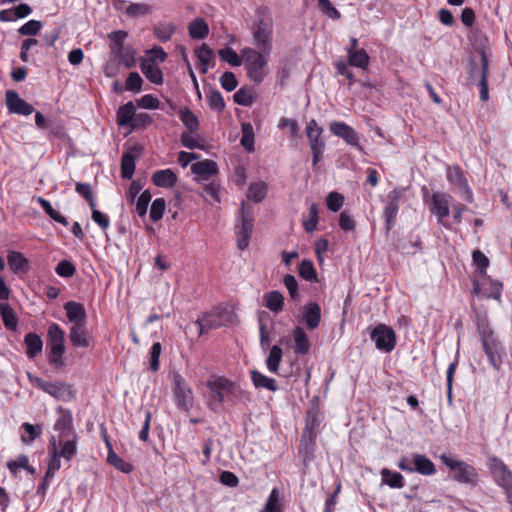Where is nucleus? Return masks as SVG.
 <instances>
[{"instance_id":"nucleus-38","label":"nucleus","mask_w":512,"mask_h":512,"mask_svg":"<svg viewBox=\"0 0 512 512\" xmlns=\"http://www.w3.org/2000/svg\"><path fill=\"white\" fill-rule=\"evenodd\" d=\"M382 484H386L391 488H402L404 487V478L398 472H393L388 468H383L380 471Z\"/></svg>"},{"instance_id":"nucleus-59","label":"nucleus","mask_w":512,"mask_h":512,"mask_svg":"<svg viewBox=\"0 0 512 512\" xmlns=\"http://www.w3.org/2000/svg\"><path fill=\"white\" fill-rule=\"evenodd\" d=\"M344 203V197L342 194L333 191L330 192L326 197V204L329 210L332 212H337L341 209Z\"/></svg>"},{"instance_id":"nucleus-11","label":"nucleus","mask_w":512,"mask_h":512,"mask_svg":"<svg viewBox=\"0 0 512 512\" xmlns=\"http://www.w3.org/2000/svg\"><path fill=\"white\" fill-rule=\"evenodd\" d=\"M371 339L374 341L377 349L384 352H391L396 344V334L394 330L385 325H377L370 334Z\"/></svg>"},{"instance_id":"nucleus-13","label":"nucleus","mask_w":512,"mask_h":512,"mask_svg":"<svg viewBox=\"0 0 512 512\" xmlns=\"http://www.w3.org/2000/svg\"><path fill=\"white\" fill-rule=\"evenodd\" d=\"M488 467L499 486L504 489L512 485V472L500 458L491 457L488 461Z\"/></svg>"},{"instance_id":"nucleus-58","label":"nucleus","mask_w":512,"mask_h":512,"mask_svg":"<svg viewBox=\"0 0 512 512\" xmlns=\"http://www.w3.org/2000/svg\"><path fill=\"white\" fill-rule=\"evenodd\" d=\"M280 504H279V491L278 489H272L264 508L261 512H280Z\"/></svg>"},{"instance_id":"nucleus-55","label":"nucleus","mask_w":512,"mask_h":512,"mask_svg":"<svg viewBox=\"0 0 512 512\" xmlns=\"http://www.w3.org/2000/svg\"><path fill=\"white\" fill-rule=\"evenodd\" d=\"M299 275L307 281H315L317 273L311 261L303 260L299 265Z\"/></svg>"},{"instance_id":"nucleus-21","label":"nucleus","mask_w":512,"mask_h":512,"mask_svg":"<svg viewBox=\"0 0 512 512\" xmlns=\"http://www.w3.org/2000/svg\"><path fill=\"white\" fill-rule=\"evenodd\" d=\"M64 310L72 325L86 324L87 314L83 304L75 301H68L64 305Z\"/></svg>"},{"instance_id":"nucleus-17","label":"nucleus","mask_w":512,"mask_h":512,"mask_svg":"<svg viewBox=\"0 0 512 512\" xmlns=\"http://www.w3.org/2000/svg\"><path fill=\"white\" fill-rule=\"evenodd\" d=\"M46 393L63 402H70L76 397V390L73 386L61 381L50 382Z\"/></svg>"},{"instance_id":"nucleus-34","label":"nucleus","mask_w":512,"mask_h":512,"mask_svg":"<svg viewBox=\"0 0 512 512\" xmlns=\"http://www.w3.org/2000/svg\"><path fill=\"white\" fill-rule=\"evenodd\" d=\"M293 338L295 341V352L299 354H307L310 350V342L304 329L296 327L293 330Z\"/></svg>"},{"instance_id":"nucleus-12","label":"nucleus","mask_w":512,"mask_h":512,"mask_svg":"<svg viewBox=\"0 0 512 512\" xmlns=\"http://www.w3.org/2000/svg\"><path fill=\"white\" fill-rule=\"evenodd\" d=\"M401 196V191L397 189L390 191L389 194L387 195V204L383 211L386 234H389L390 230L395 225L396 216L399 211V201Z\"/></svg>"},{"instance_id":"nucleus-43","label":"nucleus","mask_w":512,"mask_h":512,"mask_svg":"<svg viewBox=\"0 0 512 512\" xmlns=\"http://www.w3.org/2000/svg\"><path fill=\"white\" fill-rule=\"evenodd\" d=\"M109 446V453L107 456V461L109 464L113 465L117 470L123 473H130L133 470V466L120 458L111 448L110 444L107 442Z\"/></svg>"},{"instance_id":"nucleus-33","label":"nucleus","mask_w":512,"mask_h":512,"mask_svg":"<svg viewBox=\"0 0 512 512\" xmlns=\"http://www.w3.org/2000/svg\"><path fill=\"white\" fill-rule=\"evenodd\" d=\"M196 57L199 61V69L201 73H207L209 64L214 58L213 50L210 49L206 44H202L195 51Z\"/></svg>"},{"instance_id":"nucleus-19","label":"nucleus","mask_w":512,"mask_h":512,"mask_svg":"<svg viewBox=\"0 0 512 512\" xmlns=\"http://www.w3.org/2000/svg\"><path fill=\"white\" fill-rule=\"evenodd\" d=\"M57 412L60 413V416L54 424V430L59 432V438L71 437L76 434L71 411L58 407Z\"/></svg>"},{"instance_id":"nucleus-3","label":"nucleus","mask_w":512,"mask_h":512,"mask_svg":"<svg viewBox=\"0 0 512 512\" xmlns=\"http://www.w3.org/2000/svg\"><path fill=\"white\" fill-rule=\"evenodd\" d=\"M48 454L51 471H58L61 468V458L69 462L77 454V435L59 438L58 441L55 436H51L48 443Z\"/></svg>"},{"instance_id":"nucleus-45","label":"nucleus","mask_w":512,"mask_h":512,"mask_svg":"<svg viewBox=\"0 0 512 512\" xmlns=\"http://www.w3.org/2000/svg\"><path fill=\"white\" fill-rule=\"evenodd\" d=\"M135 170V157L131 153H124L121 159V176L131 179Z\"/></svg>"},{"instance_id":"nucleus-5","label":"nucleus","mask_w":512,"mask_h":512,"mask_svg":"<svg viewBox=\"0 0 512 512\" xmlns=\"http://www.w3.org/2000/svg\"><path fill=\"white\" fill-rule=\"evenodd\" d=\"M236 322V315L231 306H217L196 321L200 334L209 329H216Z\"/></svg>"},{"instance_id":"nucleus-9","label":"nucleus","mask_w":512,"mask_h":512,"mask_svg":"<svg viewBox=\"0 0 512 512\" xmlns=\"http://www.w3.org/2000/svg\"><path fill=\"white\" fill-rule=\"evenodd\" d=\"M240 223L236 226L237 246L244 250L249 245V239L253 231V210L246 202H242L239 213Z\"/></svg>"},{"instance_id":"nucleus-47","label":"nucleus","mask_w":512,"mask_h":512,"mask_svg":"<svg viewBox=\"0 0 512 512\" xmlns=\"http://www.w3.org/2000/svg\"><path fill=\"white\" fill-rule=\"evenodd\" d=\"M318 8L329 19L337 21L341 18L340 11L331 3L330 0H317Z\"/></svg>"},{"instance_id":"nucleus-1","label":"nucleus","mask_w":512,"mask_h":512,"mask_svg":"<svg viewBox=\"0 0 512 512\" xmlns=\"http://www.w3.org/2000/svg\"><path fill=\"white\" fill-rule=\"evenodd\" d=\"M251 29L255 48L271 52L273 47V19L266 8L257 9L256 19Z\"/></svg>"},{"instance_id":"nucleus-15","label":"nucleus","mask_w":512,"mask_h":512,"mask_svg":"<svg viewBox=\"0 0 512 512\" xmlns=\"http://www.w3.org/2000/svg\"><path fill=\"white\" fill-rule=\"evenodd\" d=\"M329 129L331 133L335 136L342 138L347 144L351 146H356L360 150L362 147L359 144V137L356 131L344 122L332 121L329 124Z\"/></svg>"},{"instance_id":"nucleus-64","label":"nucleus","mask_w":512,"mask_h":512,"mask_svg":"<svg viewBox=\"0 0 512 512\" xmlns=\"http://www.w3.org/2000/svg\"><path fill=\"white\" fill-rule=\"evenodd\" d=\"M55 272L61 277H72L75 274L76 269L70 261L62 260L56 266Z\"/></svg>"},{"instance_id":"nucleus-31","label":"nucleus","mask_w":512,"mask_h":512,"mask_svg":"<svg viewBox=\"0 0 512 512\" xmlns=\"http://www.w3.org/2000/svg\"><path fill=\"white\" fill-rule=\"evenodd\" d=\"M136 114V109L132 102H127L126 104L119 107L117 111V124L119 126H130L133 125L134 118Z\"/></svg>"},{"instance_id":"nucleus-7","label":"nucleus","mask_w":512,"mask_h":512,"mask_svg":"<svg viewBox=\"0 0 512 512\" xmlns=\"http://www.w3.org/2000/svg\"><path fill=\"white\" fill-rule=\"evenodd\" d=\"M64 336V330L57 323H52L49 325L47 331V344L50 348L48 361L56 368H61L64 365Z\"/></svg>"},{"instance_id":"nucleus-41","label":"nucleus","mask_w":512,"mask_h":512,"mask_svg":"<svg viewBox=\"0 0 512 512\" xmlns=\"http://www.w3.org/2000/svg\"><path fill=\"white\" fill-rule=\"evenodd\" d=\"M283 356L282 348L274 345L266 359V365L270 372L277 373Z\"/></svg>"},{"instance_id":"nucleus-26","label":"nucleus","mask_w":512,"mask_h":512,"mask_svg":"<svg viewBox=\"0 0 512 512\" xmlns=\"http://www.w3.org/2000/svg\"><path fill=\"white\" fill-rule=\"evenodd\" d=\"M153 183L162 188L173 187L177 182V176L171 169L157 170L152 175Z\"/></svg>"},{"instance_id":"nucleus-42","label":"nucleus","mask_w":512,"mask_h":512,"mask_svg":"<svg viewBox=\"0 0 512 512\" xmlns=\"http://www.w3.org/2000/svg\"><path fill=\"white\" fill-rule=\"evenodd\" d=\"M242 129V138L241 145L248 152H252L254 150V131L251 123L243 122L241 124Z\"/></svg>"},{"instance_id":"nucleus-27","label":"nucleus","mask_w":512,"mask_h":512,"mask_svg":"<svg viewBox=\"0 0 512 512\" xmlns=\"http://www.w3.org/2000/svg\"><path fill=\"white\" fill-rule=\"evenodd\" d=\"M7 262L10 269L16 274L28 271L29 262L21 252L10 251L7 256Z\"/></svg>"},{"instance_id":"nucleus-10","label":"nucleus","mask_w":512,"mask_h":512,"mask_svg":"<svg viewBox=\"0 0 512 512\" xmlns=\"http://www.w3.org/2000/svg\"><path fill=\"white\" fill-rule=\"evenodd\" d=\"M173 394L176 406L183 411H189L193 406V394L186 380L177 372L171 374Z\"/></svg>"},{"instance_id":"nucleus-6","label":"nucleus","mask_w":512,"mask_h":512,"mask_svg":"<svg viewBox=\"0 0 512 512\" xmlns=\"http://www.w3.org/2000/svg\"><path fill=\"white\" fill-rule=\"evenodd\" d=\"M469 81L477 84L480 88V99L486 102L489 99L488 74L489 61L484 50L479 53V60L472 59L469 63Z\"/></svg>"},{"instance_id":"nucleus-24","label":"nucleus","mask_w":512,"mask_h":512,"mask_svg":"<svg viewBox=\"0 0 512 512\" xmlns=\"http://www.w3.org/2000/svg\"><path fill=\"white\" fill-rule=\"evenodd\" d=\"M413 472H417L421 475L430 476L436 473V467L434 463L425 455L413 454Z\"/></svg>"},{"instance_id":"nucleus-39","label":"nucleus","mask_w":512,"mask_h":512,"mask_svg":"<svg viewBox=\"0 0 512 512\" xmlns=\"http://www.w3.org/2000/svg\"><path fill=\"white\" fill-rule=\"evenodd\" d=\"M176 31V26L171 22H161L154 26L153 33L161 42L169 41Z\"/></svg>"},{"instance_id":"nucleus-56","label":"nucleus","mask_w":512,"mask_h":512,"mask_svg":"<svg viewBox=\"0 0 512 512\" xmlns=\"http://www.w3.org/2000/svg\"><path fill=\"white\" fill-rule=\"evenodd\" d=\"M166 207V202L163 198H157L152 202L150 208V219L153 222H157L163 217L164 211Z\"/></svg>"},{"instance_id":"nucleus-2","label":"nucleus","mask_w":512,"mask_h":512,"mask_svg":"<svg viewBox=\"0 0 512 512\" xmlns=\"http://www.w3.org/2000/svg\"><path fill=\"white\" fill-rule=\"evenodd\" d=\"M271 52L263 49L245 47L241 50L242 61L247 70V76L255 83H261L267 75V63Z\"/></svg>"},{"instance_id":"nucleus-28","label":"nucleus","mask_w":512,"mask_h":512,"mask_svg":"<svg viewBox=\"0 0 512 512\" xmlns=\"http://www.w3.org/2000/svg\"><path fill=\"white\" fill-rule=\"evenodd\" d=\"M140 68L144 76L154 84H162L163 73L159 66L153 61H141Z\"/></svg>"},{"instance_id":"nucleus-35","label":"nucleus","mask_w":512,"mask_h":512,"mask_svg":"<svg viewBox=\"0 0 512 512\" xmlns=\"http://www.w3.org/2000/svg\"><path fill=\"white\" fill-rule=\"evenodd\" d=\"M265 306L274 313H279L283 310L284 297L277 291L273 290L264 295Z\"/></svg>"},{"instance_id":"nucleus-30","label":"nucleus","mask_w":512,"mask_h":512,"mask_svg":"<svg viewBox=\"0 0 512 512\" xmlns=\"http://www.w3.org/2000/svg\"><path fill=\"white\" fill-rule=\"evenodd\" d=\"M24 344L26 346V354L28 358L33 359L39 353L42 352L43 349V341L41 337L36 333H28L24 337Z\"/></svg>"},{"instance_id":"nucleus-22","label":"nucleus","mask_w":512,"mask_h":512,"mask_svg":"<svg viewBox=\"0 0 512 512\" xmlns=\"http://www.w3.org/2000/svg\"><path fill=\"white\" fill-rule=\"evenodd\" d=\"M303 320L308 329H316L321 321V308L316 302H309L303 308Z\"/></svg>"},{"instance_id":"nucleus-53","label":"nucleus","mask_w":512,"mask_h":512,"mask_svg":"<svg viewBox=\"0 0 512 512\" xmlns=\"http://www.w3.org/2000/svg\"><path fill=\"white\" fill-rule=\"evenodd\" d=\"M318 206L316 204H312L309 208V217L307 219H303V227L306 232L311 233L316 230L318 224Z\"/></svg>"},{"instance_id":"nucleus-36","label":"nucleus","mask_w":512,"mask_h":512,"mask_svg":"<svg viewBox=\"0 0 512 512\" xmlns=\"http://www.w3.org/2000/svg\"><path fill=\"white\" fill-rule=\"evenodd\" d=\"M251 380L256 388H264L272 392L276 391L278 388L273 378L267 377L257 370L251 371Z\"/></svg>"},{"instance_id":"nucleus-20","label":"nucleus","mask_w":512,"mask_h":512,"mask_svg":"<svg viewBox=\"0 0 512 512\" xmlns=\"http://www.w3.org/2000/svg\"><path fill=\"white\" fill-rule=\"evenodd\" d=\"M482 347L487 355L489 363L495 370H499L502 364V346L501 343L494 337L489 340H485L482 342Z\"/></svg>"},{"instance_id":"nucleus-54","label":"nucleus","mask_w":512,"mask_h":512,"mask_svg":"<svg viewBox=\"0 0 512 512\" xmlns=\"http://www.w3.org/2000/svg\"><path fill=\"white\" fill-rule=\"evenodd\" d=\"M219 56L221 60L232 66H240L242 64V57H240L231 47L219 50Z\"/></svg>"},{"instance_id":"nucleus-60","label":"nucleus","mask_w":512,"mask_h":512,"mask_svg":"<svg viewBox=\"0 0 512 512\" xmlns=\"http://www.w3.org/2000/svg\"><path fill=\"white\" fill-rule=\"evenodd\" d=\"M151 193L149 190L143 191L136 202V212L139 217H143L147 213L148 205L151 201Z\"/></svg>"},{"instance_id":"nucleus-44","label":"nucleus","mask_w":512,"mask_h":512,"mask_svg":"<svg viewBox=\"0 0 512 512\" xmlns=\"http://www.w3.org/2000/svg\"><path fill=\"white\" fill-rule=\"evenodd\" d=\"M234 102L242 106H251L255 101V92L252 88H241L233 95Z\"/></svg>"},{"instance_id":"nucleus-32","label":"nucleus","mask_w":512,"mask_h":512,"mask_svg":"<svg viewBox=\"0 0 512 512\" xmlns=\"http://www.w3.org/2000/svg\"><path fill=\"white\" fill-rule=\"evenodd\" d=\"M0 315L4 326L8 330L15 331L18 325V319L9 303L0 302Z\"/></svg>"},{"instance_id":"nucleus-40","label":"nucleus","mask_w":512,"mask_h":512,"mask_svg":"<svg viewBox=\"0 0 512 512\" xmlns=\"http://www.w3.org/2000/svg\"><path fill=\"white\" fill-rule=\"evenodd\" d=\"M370 57L364 49H359L348 54V64L360 69H367L369 66Z\"/></svg>"},{"instance_id":"nucleus-8","label":"nucleus","mask_w":512,"mask_h":512,"mask_svg":"<svg viewBox=\"0 0 512 512\" xmlns=\"http://www.w3.org/2000/svg\"><path fill=\"white\" fill-rule=\"evenodd\" d=\"M441 462L451 471H454L453 479L459 483L476 485L478 482V473L472 465L458 460L451 455L442 454Z\"/></svg>"},{"instance_id":"nucleus-62","label":"nucleus","mask_w":512,"mask_h":512,"mask_svg":"<svg viewBox=\"0 0 512 512\" xmlns=\"http://www.w3.org/2000/svg\"><path fill=\"white\" fill-rule=\"evenodd\" d=\"M142 82V78L137 72H131L126 79L125 88L128 91L140 92Z\"/></svg>"},{"instance_id":"nucleus-51","label":"nucleus","mask_w":512,"mask_h":512,"mask_svg":"<svg viewBox=\"0 0 512 512\" xmlns=\"http://www.w3.org/2000/svg\"><path fill=\"white\" fill-rule=\"evenodd\" d=\"M267 187L263 182L253 183L250 185L247 197L254 202H261L266 195Z\"/></svg>"},{"instance_id":"nucleus-52","label":"nucleus","mask_w":512,"mask_h":512,"mask_svg":"<svg viewBox=\"0 0 512 512\" xmlns=\"http://www.w3.org/2000/svg\"><path fill=\"white\" fill-rule=\"evenodd\" d=\"M180 120L191 132L198 129L199 121L197 116L188 108L180 111Z\"/></svg>"},{"instance_id":"nucleus-63","label":"nucleus","mask_w":512,"mask_h":512,"mask_svg":"<svg viewBox=\"0 0 512 512\" xmlns=\"http://www.w3.org/2000/svg\"><path fill=\"white\" fill-rule=\"evenodd\" d=\"M473 262L477 266V269L481 275H484L487 267L489 266V259L480 250L473 252Z\"/></svg>"},{"instance_id":"nucleus-61","label":"nucleus","mask_w":512,"mask_h":512,"mask_svg":"<svg viewBox=\"0 0 512 512\" xmlns=\"http://www.w3.org/2000/svg\"><path fill=\"white\" fill-rule=\"evenodd\" d=\"M42 27V23L38 20H29L27 23L22 25L18 32L23 36H34Z\"/></svg>"},{"instance_id":"nucleus-4","label":"nucleus","mask_w":512,"mask_h":512,"mask_svg":"<svg viewBox=\"0 0 512 512\" xmlns=\"http://www.w3.org/2000/svg\"><path fill=\"white\" fill-rule=\"evenodd\" d=\"M207 387L212 393L209 407L215 412L220 410L225 398L234 401V398L242 393L238 385L222 377L209 381Z\"/></svg>"},{"instance_id":"nucleus-25","label":"nucleus","mask_w":512,"mask_h":512,"mask_svg":"<svg viewBox=\"0 0 512 512\" xmlns=\"http://www.w3.org/2000/svg\"><path fill=\"white\" fill-rule=\"evenodd\" d=\"M323 129L317 121L311 119L306 125V135L309 140L310 148L325 147V142L321 139Z\"/></svg>"},{"instance_id":"nucleus-46","label":"nucleus","mask_w":512,"mask_h":512,"mask_svg":"<svg viewBox=\"0 0 512 512\" xmlns=\"http://www.w3.org/2000/svg\"><path fill=\"white\" fill-rule=\"evenodd\" d=\"M208 105L210 109L220 113L225 108V102L222 94L218 90H210L207 94Z\"/></svg>"},{"instance_id":"nucleus-57","label":"nucleus","mask_w":512,"mask_h":512,"mask_svg":"<svg viewBox=\"0 0 512 512\" xmlns=\"http://www.w3.org/2000/svg\"><path fill=\"white\" fill-rule=\"evenodd\" d=\"M22 428L25 430L26 435L21 436V440L23 443H31L37 437L41 435V427L34 426L28 422L22 424Z\"/></svg>"},{"instance_id":"nucleus-18","label":"nucleus","mask_w":512,"mask_h":512,"mask_svg":"<svg viewBox=\"0 0 512 512\" xmlns=\"http://www.w3.org/2000/svg\"><path fill=\"white\" fill-rule=\"evenodd\" d=\"M6 105L10 113L28 116L33 113L31 104L19 97L18 93L12 90L6 92Z\"/></svg>"},{"instance_id":"nucleus-29","label":"nucleus","mask_w":512,"mask_h":512,"mask_svg":"<svg viewBox=\"0 0 512 512\" xmlns=\"http://www.w3.org/2000/svg\"><path fill=\"white\" fill-rule=\"evenodd\" d=\"M191 171L192 173L202 177L204 180H207L210 176L217 173L218 167L216 162L206 159L192 164Z\"/></svg>"},{"instance_id":"nucleus-49","label":"nucleus","mask_w":512,"mask_h":512,"mask_svg":"<svg viewBox=\"0 0 512 512\" xmlns=\"http://www.w3.org/2000/svg\"><path fill=\"white\" fill-rule=\"evenodd\" d=\"M127 37V32L123 30L113 31L108 34V38L111 41V50L114 53L119 54L123 49V42Z\"/></svg>"},{"instance_id":"nucleus-14","label":"nucleus","mask_w":512,"mask_h":512,"mask_svg":"<svg viewBox=\"0 0 512 512\" xmlns=\"http://www.w3.org/2000/svg\"><path fill=\"white\" fill-rule=\"evenodd\" d=\"M451 200L452 197L446 193L437 192L432 194L430 211L436 215L439 224H443L444 218L449 215Z\"/></svg>"},{"instance_id":"nucleus-50","label":"nucleus","mask_w":512,"mask_h":512,"mask_svg":"<svg viewBox=\"0 0 512 512\" xmlns=\"http://www.w3.org/2000/svg\"><path fill=\"white\" fill-rule=\"evenodd\" d=\"M38 202L51 219L63 225L68 224L66 218L56 211L48 200L39 197Z\"/></svg>"},{"instance_id":"nucleus-37","label":"nucleus","mask_w":512,"mask_h":512,"mask_svg":"<svg viewBox=\"0 0 512 512\" xmlns=\"http://www.w3.org/2000/svg\"><path fill=\"white\" fill-rule=\"evenodd\" d=\"M189 36L192 39H204L209 33V27L202 18H196L188 26Z\"/></svg>"},{"instance_id":"nucleus-16","label":"nucleus","mask_w":512,"mask_h":512,"mask_svg":"<svg viewBox=\"0 0 512 512\" xmlns=\"http://www.w3.org/2000/svg\"><path fill=\"white\" fill-rule=\"evenodd\" d=\"M446 176L448 181L462 192L463 198L468 202H472L473 195L461 169L457 166L448 167Z\"/></svg>"},{"instance_id":"nucleus-48","label":"nucleus","mask_w":512,"mask_h":512,"mask_svg":"<svg viewBox=\"0 0 512 512\" xmlns=\"http://www.w3.org/2000/svg\"><path fill=\"white\" fill-rule=\"evenodd\" d=\"M318 8L329 19L337 21L341 18L340 11L331 3L330 0H317Z\"/></svg>"},{"instance_id":"nucleus-23","label":"nucleus","mask_w":512,"mask_h":512,"mask_svg":"<svg viewBox=\"0 0 512 512\" xmlns=\"http://www.w3.org/2000/svg\"><path fill=\"white\" fill-rule=\"evenodd\" d=\"M69 338L74 347L87 348L90 345L89 333L86 324L72 325Z\"/></svg>"}]
</instances>
